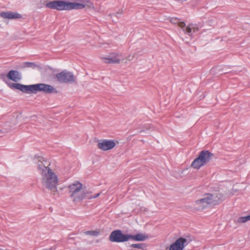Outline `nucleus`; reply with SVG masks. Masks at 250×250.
<instances>
[{
    "instance_id": "f257e3e1",
    "label": "nucleus",
    "mask_w": 250,
    "mask_h": 250,
    "mask_svg": "<svg viewBox=\"0 0 250 250\" xmlns=\"http://www.w3.org/2000/svg\"><path fill=\"white\" fill-rule=\"evenodd\" d=\"M78 2H69L62 0H54L52 1H44L46 7L58 11H69L71 10L82 9L86 7L90 8H94V4L89 0H78Z\"/></svg>"
},
{
    "instance_id": "f03ea898",
    "label": "nucleus",
    "mask_w": 250,
    "mask_h": 250,
    "mask_svg": "<svg viewBox=\"0 0 250 250\" xmlns=\"http://www.w3.org/2000/svg\"><path fill=\"white\" fill-rule=\"evenodd\" d=\"M12 89H18L25 93H37L38 91L43 92L46 94H57L58 90L53 86L44 83H38L29 85H25L17 83H12L9 84Z\"/></svg>"
},
{
    "instance_id": "7ed1b4c3",
    "label": "nucleus",
    "mask_w": 250,
    "mask_h": 250,
    "mask_svg": "<svg viewBox=\"0 0 250 250\" xmlns=\"http://www.w3.org/2000/svg\"><path fill=\"white\" fill-rule=\"evenodd\" d=\"M38 167L42 171V183L43 186L53 192L57 191L58 183L57 175L47 167L38 164Z\"/></svg>"
},
{
    "instance_id": "20e7f679",
    "label": "nucleus",
    "mask_w": 250,
    "mask_h": 250,
    "mask_svg": "<svg viewBox=\"0 0 250 250\" xmlns=\"http://www.w3.org/2000/svg\"><path fill=\"white\" fill-rule=\"evenodd\" d=\"M70 197L74 202H78L87 197V194L83 188V185L79 181H75L68 186Z\"/></svg>"
},
{
    "instance_id": "39448f33",
    "label": "nucleus",
    "mask_w": 250,
    "mask_h": 250,
    "mask_svg": "<svg viewBox=\"0 0 250 250\" xmlns=\"http://www.w3.org/2000/svg\"><path fill=\"white\" fill-rule=\"evenodd\" d=\"M214 204L213 195L210 193H206L193 202L191 208L194 212L202 211L208 206Z\"/></svg>"
},
{
    "instance_id": "423d86ee",
    "label": "nucleus",
    "mask_w": 250,
    "mask_h": 250,
    "mask_svg": "<svg viewBox=\"0 0 250 250\" xmlns=\"http://www.w3.org/2000/svg\"><path fill=\"white\" fill-rule=\"evenodd\" d=\"M212 156L208 150H202L198 154L191 164V167L195 169H199L208 163Z\"/></svg>"
},
{
    "instance_id": "0eeeda50",
    "label": "nucleus",
    "mask_w": 250,
    "mask_h": 250,
    "mask_svg": "<svg viewBox=\"0 0 250 250\" xmlns=\"http://www.w3.org/2000/svg\"><path fill=\"white\" fill-rule=\"evenodd\" d=\"M58 81L62 83H71L76 81V77L71 72L63 70L56 75Z\"/></svg>"
},
{
    "instance_id": "6e6552de",
    "label": "nucleus",
    "mask_w": 250,
    "mask_h": 250,
    "mask_svg": "<svg viewBox=\"0 0 250 250\" xmlns=\"http://www.w3.org/2000/svg\"><path fill=\"white\" fill-rule=\"evenodd\" d=\"M97 143V146L99 149L106 151L114 148L118 142L114 140L103 139L98 140Z\"/></svg>"
},
{
    "instance_id": "1a4fd4ad",
    "label": "nucleus",
    "mask_w": 250,
    "mask_h": 250,
    "mask_svg": "<svg viewBox=\"0 0 250 250\" xmlns=\"http://www.w3.org/2000/svg\"><path fill=\"white\" fill-rule=\"evenodd\" d=\"M109 239L113 242H125L129 240V234H124L121 230H115L111 233Z\"/></svg>"
},
{
    "instance_id": "9d476101",
    "label": "nucleus",
    "mask_w": 250,
    "mask_h": 250,
    "mask_svg": "<svg viewBox=\"0 0 250 250\" xmlns=\"http://www.w3.org/2000/svg\"><path fill=\"white\" fill-rule=\"evenodd\" d=\"M101 59L106 63H119L121 62L120 55L115 52L111 53L106 57H102Z\"/></svg>"
},
{
    "instance_id": "9b49d317",
    "label": "nucleus",
    "mask_w": 250,
    "mask_h": 250,
    "mask_svg": "<svg viewBox=\"0 0 250 250\" xmlns=\"http://www.w3.org/2000/svg\"><path fill=\"white\" fill-rule=\"evenodd\" d=\"M187 241L186 239L180 237L170 245L169 250H183L186 246Z\"/></svg>"
},
{
    "instance_id": "f8f14e48",
    "label": "nucleus",
    "mask_w": 250,
    "mask_h": 250,
    "mask_svg": "<svg viewBox=\"0 0 250 250\" xmlns=\"http://www.w3.org/2000/svg\"><path fill=\"white\" fill-rule=\"evenodd\" d=\"M0 16L4 19H18L22 18L21 15L17 12H3L0 13Z\"/></svg>"
},
{
    "instance_id": "ddd939ff",
    "label": "nucleus",
    "mask_w": 250,
    "mask_h": 250,
    "mask_svg": "<svg viewBox=\"0 0 250 250\" xmlns=\"http://www.w3.org/2000/svg\"><path fill=\"white\" fill-rule=\"evenodd\" d=\"M7 77L15 82H17L21 79L20 74L15 70H10L7 74Z\"/></svg>"
},
{
    "instance_id": "4468645a",
    "label": "nucleus",
    "mask_w": 250,
    "mask_h": 250,
    "mask_svg": "<svg viewBox=\"0 0 250 250\" xmlns=\"http://www.w3.org/2000/svg\"><path fill=\"white\" fill-rule=\"evenodd\" d=\"M199 30V28L197 25L191 23L188 24L186 27L185 26V27L183 28V30L185 33L188 34L189 36H191V33L192 32L195 33L197 32Z\"/></svg>"
},
{
    "instance_id": "2eb2a0df",
    "label": "nucleus",
    "mask_w": 250,
    "mask_h": 250,
    "mask_svg": "<svg viewBox=\"0 0 250 250\" xmlns=\"http://www.w3.org/2000/svg\"><path fill=\"white\" fill-rule=\"evenodd\" d=\"M148 238L147 235L143 233H138L136 235L129 234V240L131 239L137 241H143Z\"/></svg>"
},
{
    "instance_id": "dca6fc26",
    "label": "nucleus",
    "mask_w": 250,
    "mask_h": 250,
    "mask_svg": "<svg viewBox=\"0 0 250 250\" xmlns=\"http://www.w3.org/2000/svg\"><path fill=\"white\" fill-rule=\"evenodd\" d=\"M170 22L174 24H178V26L183 30L185 27L186 23L183 21H180L179 19L177 18H171L170 19Z\"/></svg>"
},
{
    "instance_id": "f3484780",
    "label": "nucleus",
    "mask_w": 250,
    "mask_h": 250,
    "mask_svg": "<svg viewBox=\"0 0 250 250\" xmlns=\"http://www.w3.org/2000/svg\"><path fill=\"white\" fill-rule=\"evenodd\" d=\"M249 220H250V215H248L247 216L239 217L237 219L236 222H237V223H238V224H241V223H245Z\"/></svg>"
},
{
    "instance_id": "a211bd4d",
    "label": "nucleus",
    "mask_w": 250,
    "mask_h": 250,
    "mask_svg": "<svg viewBox=\"0 0 250 250\" xmlns=\"http://www.w3.org/2000/svg\"><path fill=\"white\" fill-rule=\"evenodd\" d=\"M100 231L99 229H96L95 230H89L85 232L86 235H89L91 236H98L100 234Z\"/></svg>"
},
{
    "instance_id": "6ab92c4d",
    "label": "nucleus",
    "mask_w": 250,
    "mask_h": 250,
    "mask_svg": "<svg viewBox=\"0 0 250 250\" xmlns=\"http://www.w3.org/2000/svg\"><path fill=\"white\" fill-rule=\"evenodd\" d=\"M35 63L31 62H25L23 63L24 67H32L34 66Z\"/></svg>"
},
{
    "instance_id": "aec40b11",
    "label": "nucleus",
    "mask_w": 250,
    "mask_h": 250,
    "mask_svg": "<svg viewBox=\"0 0 250 250\" xmlns=\"http://www.w3.org/2000/svg\"><path fill=\"white\" fill-rule=\"evenodd\" d=\"M131 247L133 248L143 249V244H133L131 245Z\"/></svg>"
},
{
    "instance_id": "412c9836",
    "label": "nucleus",
    "mask_w": 250,
    "mask_h": 250,
    "mask_svg": "<svg viewBox=\"0 0 250 250\" xmlns=\"http://www.w3.org/2000/svg\"><path fill=\"white\" fill-rule=\"evenodd\" d=\"M134 58V56L129 55L126 57V59L128 61H131Z\"/></svg>"
},
{
    "instance_id": "4be33fe9",
    "label": "nucleus",
    "mask_w": 250,
    "mask_h": 250,
    "mask_svg": "<svg viewBox=\"0 0 250 250\" xmlns=\"http://www.w3.org/2000/svg\"><path fill=\"white\" fill-rule=\"evenodd\" d=\"M100 194V193H97V194L95 196H94L93 198H97V197H99V196Z\"/></svg>"
}]
</instances>
